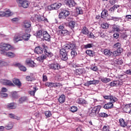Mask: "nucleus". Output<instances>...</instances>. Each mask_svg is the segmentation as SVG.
Returning a JSON list of instances; mask_svg holds the SVG:
<instances>
[{
  "mask_svg": "<svg viewBox=\"0 0 131 131\" xmlns=\"http://www.w3.org/2000/svg\"><path fill=\"white\" fill-rule=\"evenodd\" d=\"M120 125L122 127H125L127 125V123L124 121L123 119H120L119 120Z\"/></svg>",
  "mask_w": 131,
  "mask_h": 131,
  "instance_id": "bb28decb",
  "label": "nucleus"
},
{
  "mask_svg": "<svg viewBox=\"0 0 131 131\" xmlns=\"http://www.w3.org/2000/svg\"><path fill=\"white\" fill-rule=\"evenodd\" d=\"M7 108H9V109H15L16 106H15V103L12 102L8 103L7 105Z\"/></svg>",
  "mask_w": 131,
  "mask_h": 131,
  "instance_id": "4c0bfd02",
  "label": "nucleus"
},
{
  "mask_svg": "<svg viewBox=\"0 0 131 131\" xmlns=\"http://www.w3.org/2000/svg\"><path fill=\"white\" fill-rule=\"evenodd\" d=\"M45 85L48 86L49 88H60L62 86V84L60 83H54V82H47L46 83Z\"/></svg>",
  "mask_w": 131,
  "mask_h": 131,
  "instance_id": "0eeeda50",
  "label": "nucleus"
},
{
  "mask_svg": "<svg viewBox=\"0 0 131 131\" xmlns=\"http://www.w3.org/2000/svg\"><path fill=\"white\" fill-rule=\"evenodd\" d=\"M100 110H101V106H95L92 110L90 114V116H96L100 112Z\"/></svg>",
  "mask_w": 131,
  "mask_h": 131,
  "instance_id": "423d86ee",
  "label": "nucleus"
},
{
  "mask_svg": "<svg viewBox=\"0 0 131 131\" xmlns=\"http://www.w3.org/2000/svg\"><path fill=\"white\" fill-rule=\"evenodd\" d=\"M117 83H116V81H115L110 83V85H111V86H115L117 85Z\"/></svg>",
  "mask_w": 131,
  "mask_h": 131,
  "instance_id": "052dcab7",
  "label": "nucleus"
},
{
  "mask_svg": "<svg viewBox=\"0 0 131 131\" xmlns=\"http://www.w3.org/2000/svg\"><path fill=\"white\" fill-rule=\"evenodd\" d=\"M98 116L99 117H102L103 118H107V117H108L109 115L105 113H100L98 114Z\"/></svg>",
  "mask_w": 131,
  "mask_h": 131,
  "instance_id": "e433bc0d",
  "label": "nucleus"
},
{
  "mask_svg": "<svg viewBox=\"0 0 131 131\" xmlns=\"http://www.w3.org/2000/svg\"><path fill=\"white\" fill-rule=\"evenodd\" d=\"M101 27L103 29H107L109 28V24H108L107 23H104L101 25Z\"/></svg>",
  "mask_w": 131,
  "mask_h": 131,
  "instance_id": "603ef678",
  "label": "nucleus"
},
{
  "mask_svg": "<svg viewBox=\"0 0 131 131\" xmlns=\"http://www.w3.org/2000/svg\"><path fill=\"white\" fill-rule=\"evenodd\" d=\"M68 53V52H67L66 51L64 50L61 49L60 50V56L63 61H66L68 60V55L67 54Z\"/></svg>",
  "mask_w": 131,
  "mask_h": 131,
  "instance_id": "6e6552de",
  "label": "nucleus"
},
{
  "mask_svg": "<svg viewBox=\"0 0 131 131\" xmlns=\"http://www.w3.org/2000/svg\"><path fill=\"white\" fill-rule=\"evenodd\" d=\"M114 105H113V103L112 102H108L107 104H105L104 106H103V108L104 109H111L112 108H113Z\"/></svg>",
  "mask_w": 131,
  "mask_h": 131,
  "instance_id": "b1692460",
  "label": "nucleus"
},
{
  "mask_svg": "<svg viewBox=\"0 0 131 131\" xmlns=\"http://www.w3.org/2000/svg\"><path fill=\"white\" fill-rule=\"evenodd\" d=\"M77 13L79 15H81V14H82V10H81V8L77 9Z\"/></svg>",
  "mask_w": 131,
  "mask_h": 131,
  "instance_id": "680f3d73",
  "label": "nucleus"
},
{
  "mask_svg": "<svg viewBox=\"0 0 131 131\" xmlns=\"http://www.w3.org/2000/svg\"><path fill=\"white\" fill-rule=\"evenodd\" d=\"M69 45L70 46V49H71V51L77 50V47L76 46V43H75V42H72Z\"/></svg>",
  "mask_w": 131,
  "mask_h": 131,
  "instance_id": "c85d7f7f",
  "label": "nucleus"
},
{
  "mask_svg": "<svg viewBox=\"0 0 131 131\" xmlns=\"http://www.w3.org/2000/svg\"><path fill=\"white\" fill-rule=\"evenodd\" d=\"M12 16V12L9 9L5 12L3 11V17H10Z\"/></svg>",
  "mask_w": 131,
  "mask_h": 131,
  "instance_id": "cd10ccee",
  "label": "nucleus"
},
{
  "mask_svg": "<svg viewBox=\"0 0 131 131\" xmlns=\"http://www.w3.org/2000/svg\"><path fill=\"white\" fill-rule=\"evenodd\" d=\"M91 84H93V81H88L87 82L85 83L84 85L89 86V85H91Z\"/></svg>",
  "mask_w": 131,
  "mask_h": 131,
  "instance_id": "e2e57ef3",
  "label": "nucleus"
},
{
  "mask_svg": "<svg viewBox=\"0 0 131 131\" xmlns=\"http://www.w3.org/2000/svg\"><path fill=\"white\" fill-rule=\"evenodd\" d=\"M69 26L70 28H71L72 30L74 29V27H75V21H70L69 23Z\"/></svg>",
  "mask_w": 131,
  "mask_h": 131,
  "instance_id": "79ce46f5",
  "label": "nucleus"
},
{
  "mask_svg": "<svg viewBox=\"0 0 131 131\" xmlns=\"http://www.w3.org/2000/svg\"><path fill=\"white\" fill-rule=\"evenodd\" d=\"M29 29H26L25 32L22 33L20 32V35L21 36V38L23 40H25V41H27L29 40V38H30V34H28L27 31H28Z\"/></svg>",
  "mask_w": 131,
  "mask_h": 131,
  "instance_id": "39448f33",
  "label": "nucleus"
},
{
  "mask_svg": "<svg viewBox=\"0 0 131 131\" xmlns=\"http://www.w3.org/2000/svg\"><path fill=\"white\" fill-rule=\"evenodd\" d=\"M103 53L105 56H107V57H110V56H112V55H113V52L110 51V50L108 49H105Z\"/></svg>",
  "mask_w": 131,
  "mask_h": 131,
  "instance_id": "a878e982",
  "label": "nucleus"
},
{
  "mask_svg": "<svg viewBox=\"0 0 131 131\" xmlns=\"http://www.w3.org/2000/svg\"><path fill=\"white\" fill-rule=\"evenodd\" d=\"M86 54L89 56V57H94L95 56H96V53L95 52V51H93V50H88L86 51Z\"/></svg>",
  "mask_w": 131,
  "mask_h": 131,
  "instance_id": "4be33fe9",
  "label": "nucleus"
},
{
  "mask_svg": "<svg viewBox=\"0 0 131 131\" xmlns=\"http://www.w3.org/2000/svg\"><path fill=\"white\" fill-rule=\"evenodd\" d=\"M34 53H37L38 55H39V54H42V53H43L42 48L39 46L36 47L34 50Z\"/></svg>",
  "mask_w": 131,
  "mask_h": 131,
  "instance_id": "aec40b11",
  "label": "nucleus"
},
{
  "mask_svg": "<svg viewBox=\"0 0 131 131\" xmlns=\"http://www.w3.org/2000/svg\"><path fill=\"white\" fill-rule=\"evenodd\" d=\"M57 33L58 35H67L69 34V32L64 29L63 30L58 31Z\"/></svg>",
  "mask_w": 131,
  "mask_h": 131,
  "instance_id": "a211bd4d",
  "label": "nucleus"
},
{
  "mask_svg": "<svg viewBox=\"0 0 131 131\" xmlns=\"http://www.w3.org/2000/svg\"><path fill=\"white\" fill-rule=\"evenodd\" d=\"M103 131H110L109 130V126H104L103 128Z\"/></svg>",
  "mask_w": 131,
  "mask_h": 131,
  "instance_id": "69168bd1",
  "label": "nucleus"
},
{
  "mask_svg": "<svg viewBox=\"0 0 131 131\" xmlns=\"http://www.w3.org/2000/svg\"><path fill=\"white\" fill-rule=\"evenodd\" d=\"M61 50H64V51H66L67 53L69 52V50H70V45L69 44H66L64 46L63 48L61 49Z\"/></svg>",
  "mask_w": 131,
  "mask_h": 131,
  "instance_id": "58836bf2",
  "label": "nucleus"
},
{
  "mask_svg": "<svg viewBox=\"0 0 131 131\" xmlns=\"http://www.w3.org/2000/svg\"><path fill=\"white\" fill-rule=\"evenodd\" d=\"M29 5H30V3L27 1H24L22 4H20V6L24 9H27L28 7H29Z\"/></svg>",
  "mask_w": 131,
  "mask_h": 131,
  "instance_id": "412c9836",
  "label": "nucleus"
},
{
  "mask_svg": "<svg viewBox=\"0 0 131 131\" xmlns=\"http://www.w3.org/2000/svg\"><path fill=\"white\" fill-rule=\"evenodd\" d=\"M130 108L129 106H128V105L127 104H126L125 105V107H124L123 108V111H124V112H125V113H129V111H130Z\"/></svg>",
  "mask_w": 131,
  "mask_h": 131,
  "instance_id": "c03bdc74",
  "label": "nucleus"
},
{
  "mask_svg": "<svg viewBox=\"0 0 131 131\" xmlns=\"http://www.w3.org/2000/svg\"><path fill=\"white\" fill-rule=\"evenodd\" d=\"M37 19L39 22H42L43 21H48V19L45 17L43 16H38L37 17Z\"/></svg>",
  "mask_w": 131,
  "mask_h": 131,
  "instance_id": "473e14b6",
  "label": "nucleus"
},
{
  "mask_svg": "<svg viewBox=\"0 0 131 131\" xmlns=\"http://www.w3.org/2000/svg\"><path fill=\"white\" fill-rule=\"evenodd\" d=\"M10 118H12L13 119H16L17 120H20V118L16 116V115L13 114H9Z\"/></svg>",
  "mask_w": 131,
  "mask_h": 131,
  "instance_id": "37998d69",
  "label": "nucleus"
},
{
  "mask_svg": "<svg viewBox=\"0 0 131 131\" xmlns=\"http://www.w3.org/2000/svg\"><path fill=\"white\" fill-rule=\"evenodd\" d=\"M114 64L115 66H117L118 65V59L114 58L113 59Z\"/></svg>",
  "mask_w": 131,
  "mask_h": 131,
  "instance_id": "bf43d9fd",
  "label": "nucleus"
},
{
  "mask_svg": "<svg viewBox=\"0 0 131 131\" xmlns=\"http://www.w3.org/2000/svg\"><path fill=\"white\" fill-rule=\"evenodd\" d=\"M12 81L13 83L15 85H16V86H18V88H21V85H22V84L21 83V81H20V80L19 79L14 78L12 80Z\"/></svg>",
  "mask_w": 131,
  "mask_h": 131,
  "instance_id": "2eb2a0df",
  "label": "nucleus"
},
{
  "mask_svg": "<svg viewBox=\"0 0 131 131\" xmlns=\"http://www.w3.org/2000/svg\"><path fill=\"white\" fill-rule=\"evenodd\" d=\"M113 37L114 38H115L116 39H117L118 37H119V34L118 33H115L113 34Z\"/></svg>",
  "mask_w": 131,
  "mask_h": 131,
  "instance_id": "774afa93",
  "label": "nucleus"
},
{
  "mask_svg": "<svg viewBox=\"0 0 131 131\" xmlns=\"http://www.w3.org/2000/svg\"><path fill=\"white\" fill-rule=\"evenodd\" d=\"M76 103L79 105H86V104H88V101L84 100V99L79 98L77 99Z\"/></svg>",
  "mask_w": 131,
  "mask_h": 131,
  "instance_id": "4468645a",
  "label": "nucleus"
},
{
  "mask_svg": "<svg viewBox=\"0 0 131 131\" xmlns=\"http://www.w3.org/2000/svg\"><path fill=\"white\" fill-rule=\"evenodd\" d=\"M3 55H5V56H7V57H9V58H14V56H15V53L13 52H6L5 54H3Z\"/></svg>",
  "mask_w": 131,
  "mask_h": 131,
  "instance_id": "2f4dec72",
  "label": "nucleus"
},
{
  "mask_svg": "<svg viewBox=\"0 0 131 131\" xmlns=\"http://www.w3.org/2000/svg\"><path fill=\"white\" fill-rule=\"evenodd\" d=\"M47 50L48 47L46 45H44V53L45 55L42 54L41 56L38 57L37 58V61L43 62V60L47 59V57H49V58H51L52 57V53L48 52Z\"/></svg>",
  "mask_w": 131,
  "mask_h": 131,
  "instance_id": "f257e3e1",
  "label": "nucleus"
},
{
  "mask_svg": "<svg viewBox=\"0 0 131 131\" xmlns=\"http://www.w3.org/2000/svg\"><path fill=\"white\" fill-rule=\"evenodd\" d=\"M118 99L115 96H113V95H110V100L111 102V103H115V102H117Z\"/></svg>",
  "mask_w": 131,
  "mask_h": 131,
  "instance_id": "f704fd0d",
  "label": "nucleus"
},
{
  "mask_svg": "<svg viewBox=\"0 0 131 131\" xmlns=\"http://www.w3.org/2000/svg\"><path fill=\"white\" fill-rule=\"evenodd\" d=\"M70 111L74 113V112H76L77 111V107L75 106H73L71 107Z\"/></svg>",
  "mask_w": 131,
  "mask_h": 131,
  "instance_id": "864d4df0",
  "label": "nucleus"
},
{
  "mask_svg": "<svg viewBox=\"0 0 131 131\" xmlns=\"http://www.w3.org/2000/svg\"><path fill=\"white\" fill-rule=\"evenodd\" d=\"M83 69H78L76 70V74H78V75H80L81 74H82L83 73Z\"/></svg>",
  "mask_w": 131,
  "mask_h": 131,
  "instance_id": "a18cd8bd",
  "label": "nucleus"
},
{
  "mask_svg": "<svg viewBox=\"0 0 131 131\" xmlns=\"http://www.w3.org/2000/svg\"><path fill=\"white\" fill-rule=\"evenodd\" d=\"M76 51H77V50H74L71 51V55L72 58H74L75 57H76L77 56V52H76Z\"/></svg>",
  "mask_w": 131,
  "mask_h": 131,
  "instance_id": "a19ab883",
  "label": "nucleus"
},
{
  "mask_svg": "<svg viewBox=\"0 0 131 131\" xmlns=\"http://www.w3.org/2000/svg\"><path fill=\"white\" fill-rule=\"evenodd\" d=\"M114 49H120L121 48V44L120 42H117L113 46Z\"/></svg>",
  "mask_w": 131,
  "mask_h": 131,
  "instance_id": "49530a36",
  "label": "nucleus"
},
{
  "mask_svg": "<svg viewBox=\"0 0 131 131\" xmlns=\"http://www.w3.org/2000/svg\"><path fill=\"white\" fill-rule=\"evenodd\" d=\"M69 15H70L69 11L65 9H62L60 13L59 14L58 17L59 19H66V17H68Z\"/></svg>",
  "mask_w": 131,
  "mask_h": 131,
  "instance_id": "7ed1b4c3",
  "label": "nucleus"
},
{
  "mask_svg": "<svg viewBox=\"0 0 131 131\" xmlns=\"http://www.w3.org/2000/svg\"><path fill=\"white\" fill-rule=\"evenodd\" d=\"M66 6L69 7V8H73L76 6V3L74 0H68L66 2Z\"/></svg>",
  "mask_w": 131,
  "mask_h": 131,
  "instance_id": "9d476101",
  "label": "nucleus"
},
{
  "mask_svg": "<svg viewBox=\"0 0 131 131\" xmlns=\"http://www.w3.org/2000/svg\"><path fill=\"white\" fill-rule=\"evenodd\" d=\"M3 84L5 85H9V86H15L13 82L9 80H3Z\"/></svg>",
  "mask_w": 131,
  "mask_h": 131,
  "instance_id": "f3484780",
  "label": "nucleus"
},
{
  "mask_svg": "<svg viewBox=\"0 0 131 131\" xmlns=\"http://www.w3.org/2000/svg\"><path fill=\"white\" fill-rule=\"evenodd\" d=\"M8 94L0 92V98H7Z\"/></svg>",
  "mask_w": 131,
  "mask_h": 131,
  "instance_id": "6e6d98bb",
  "label": "nucleus"
},
{
  "mask_svg": "<svg viewBox=\"0 0 131 131\" xmlns=\"http://www.w3.org/2000/svg\"><path fill=\"white\" fill-rule=\"evenodd\" d=\"M20 40H23L22 36H21L20 33L17 35L14 36V41L15 42H18V41H20Z\"/></svg>",
  "mask_w": 131,
  "mask_h": 131,
  "instance_id": "5701e85b",
  "label": "nucleus"
},
{
  "mask_svg": "<svg viewBox=\"0 0 131 131\" xmlns=\"http://www.w3.org/2000/svg\"><path fill=\"white\" fill-rule=\"evenodd\" d=\"M23 24L25 28H29L31 26V23H30L29 20L24 21Z\"/></svg>",
  "mask_w": 131,
  "mask_h": 131,
  "instance_id": "393cba45",
  "label": "nucleus"
},
{
  "mask_svg": "<svg viewBox=\"0 0 131 131\" xmlns=\"http://www.w3.org/2000/svg\"><path fill=\"white\" fill-rule=\"evenodd\" d=\"M118 2V0H110L109 1V3L111 4V5H115V4H116V3H117Z\"/></svg>",
  "mask_w": 131,
  "mask_h": 131,
  "instance_id": "13d9d810",
  "label": "nucleus"
},
{
  "mask_svg": "<svg viewBox=\"0 0 131 131\" xmlns=\"http://www.w3.org/2000/svg\"><path fill=\"white\" fill-rule=\"evenodd\" d=\"M113 29L114 30V31L119 32V31H120V27L117 25H113Z\"/></svg>",
  "mask_w": 131,
  "mask_h": 131,
  "instance_id": "72a5a7b5",
  "label": "nucleus"
},
{
  "mask_svg": "<svg viewBox=\"0 0 131 131\" xmlns=\"http://www.w3.org/2000/svg\"><path fill=\"white\" fill-rule=\"evenodd\" d=\"M15 67H18L21 71L25 72L27 70L26 67L22 65L20 63H16L14 64Z\"/></svg>",
  "mask_w": 131,
  "mask_h": 131,
  "instance_id": "f8f14e48",
  "label": "nucleus"
},
{
  "mask_svg": "<svg viewBox=\"0 0 131 131\" xmlns=\"http://www.w3.org/2000/svg\"><path fill=\"white\" fill-rule=\"evenodd\" d=\"M45 115L46 117H51V116H52V113L51 111H46L45 113Z\"/></svg>",
  "mask_w": 131,
  "mask_h": 131,
  "instance_id": "5fc2aeb1",
  "label": "nucleus"
},
{
  "mask_svg": "<svg viewBox=\"0 0 131 131\" xmlns=\"http://www.w3.org/2000/svg\"><path fill=\"white\" fill-rule=\"evenodd\" d=\"M0 53L3 55L7 53L6 51H10V49H12V46L10 44L2 42L0 44Z\"/></svg>",
  "mask_w": 131,
  "mask_h": 131,
  "instance_id": "f03ea898",
  "label": "nucleus"
},
{
  "mask_svg": "<svg viewBox=\"0 0 131 131\" xmlns=\"http://www.w3.org/2000/svg\"><path fill=\"white\" fill-rule=\"evenodd\" d=\"M122 52H123V49L122 48H119L113 53V55H114L115 56H119V55H120Z\"/></svg>",
  "mask_w": 131,
  "mask_h": 131,
  "instance_id": "dca6fc26",
  "label": "nucleus"
},
{
  "mask_svg": "<svg viewBox=\"0 0 131 131\" xmlns=\"http://www.w3.org/2000/svg\"><path fill=\"white\" fill-rule=\"evenodd\" d=\"M12 94V97L13 98V99H18L19 97H18V94H17L16 92H13L11 93Z\"/></svg>",
  "mask_w": 131,
  "mask_h": 131,
  "instance_id": "09e8293b",
  "label": "nucleus"
},
{
  "mask_svg": "<svg viewBox=\"0 0 131 131\" xmlns=\"http://www.w3.org/2000/svg\"><path fill=\"white\" fill-rule=\"evenodd\" d=\"M61 6L62 4L60 3H56L52 4L51 6H49L48 7V9L49 10V11H52L53 10H58L61 8Z\"/></svg>",
  "mask_w": 131,
  "mask_h": 131,
  "instance_id": "20e7f679",
  "label": "nucleus"
},
{
  "mask_svg": "<svg viewBox=\"0 0 131 131\" xmlns=\"http://www.w3.org/2000/svg\"><path fill=\"white\" fill-rule=\"evenodd\" d=\"M100 80L102 82H103V83H108V82H110V81H111V79L110 78L104 77L101 78Z\"/></svg>",
  "mask_w": 131,
  "mask_h": 131,
  "instance_id": "c756f323",
  "label": "nucleus"
},
{
  "mask_svg": "<svg viewBox=\"0 0 131 131\" xmlns=\"http://www.w3.org/2000/svg\"><path fill=\"white\" fill-rule=\"evenodd\" d=\"M111 20H113V21H119V17L112 16L111 18Z\"/></svg>",
  "mask_w": 131,
  "mask_h": 131,
  "instance_id": "0e129e2a",
  "label": "nucleus"
},
{
  "mask_svg": "<svg viewBox=\"0 0 131 131\" xmlns=\"http://www.w3.org/2000/svg\"><path fill=\"white\" fill-rule=\"evenodd\" d=\"M34 90L33 91H29V94L30 95H31V96H34L35 94V92H36L37 90L36 88H33Z\"/></svg>",
  "mask_w": 131,
  "mask_h": 131,
  "instance_id": "4d7b16f0",
  "label": "nucleus"
},
{
  "mask_svg": "<svg viewBox=\"0 0 131 131\" xmlns=\"http://www.w3.org/2000/svg\"><path fill=\"white\" fill-rule=\"evenodd\" d=\"M43 38L45 40H47V41H50L51 40V35L49 34V33L47 31H45L42 33Z\"/></svg>",
  "mask_w": 131,
  "mask_h": 131,
  "instance_id": "9b49d317",
  "label": "nucleus"
},
{
  "mask_svg": "<svg viewBox=\"0 0 131 131\" xmlns=\"http://www.w3.org/2000/svg\"><path fill=\"white\" fill-rule=\"evenodd\" d=\"M26 62L27 63V65H28V66H30V67H32V68H34V67H37V64L34 63V61L32 60H27L26 61Z\"/></svg>",
  "mask_w": 131,
  "mask_h": 131,
  "instance_id": "ddd939ff",
  "label": "nucleus"
},
{
  "mask_svg": "<svg viewBox=\"0 0 131 131\" xmlns=\"http://www.w3.org/2000/svg\"><path fill=\"white\" fill-rule=\"evenodd\" d=\"M94 47V44L93 43H88L87 45H84V49H90Z\"/></svg>",
  "mask_w": 131,
  "mask_h": 131,
  "instance_id": "8fccbe9b",
  "label": "nucleus"
},
{
  "mask_svg": "<svg viewBox=\"0 0 131 131\" xmlns=\"http://www.w3.org/2000/svg\"><path fill=\"white\" fill-rule=\"evenodd\" d=\"M66 100V97L64 94L60 95L58 98V102L60 104H63V103H64Z\"/></svg>",
  "mask_w": 131,
  "mask_h": 131,
  "instance_id": "6ab92c4d",
  "label": "nucleus"
},
{
  "mask_svg": "<svg viewBox=\"0 0 131 131\" xmlns=\"http://www.w3.org/2000/svg\"><path fill=\"white\" fill-rule=\"evenodd\" d=\"M42 31L41 30H39L38 32L36 33V36L37 37H38L39 38L41 37L42 36Z\"/></svg>",
  "mask_w": 131,
  "mask_h": 131,
  "instance_id": "3c124183",
  "label": "nucleus"
},
{
  "mask_svg": "<svg viewBox=\"0 0 131 131\" xmlns=\"http://www.w3.org/2000/svg\"><path fill=\"white\" fill-rule=\"evenodd\" d=\"M27 97L24 96V97H20L19 99L18 102H19V104H22L23 103H24V102H25V101H27Z\"/></svg>",
  "mask_w": 131,
  "mask_h": 131,
  "instance_id": "c9c22d12",
  "label": "nucleus"
},
{
  "mask_svg": "<svg viewBox=\"0 0 131 131\" xmlns=\"http://www.w3.org/2000/svg\"><path fill=\"white\" fill-rule=\"evenodd\" d=\"M13 126H14V125H13V123H9L8 125L5 126L6 129H12L13 128Z\"/></svg>",
  "mask_w": 131,
  "mask_h": 131,
  "instance_id": "de8ad7c7",
  "label": "nucleus"
},
{
  "mask_svg": "<svg viewBox=\"0 0 131 131\" xmlns=\"http://www.w3.org/2000/svg\"><path fill=\"white\" fill-rule=\"evenodd\" d=\"M81 33L85 35L89 34V30L86 27H84L81 30Z\"/></svg>",
  "mask_w": 131,
  "mask_h": 131,
  "instance_id": "ea45409f",
  "label": "nucleus"
},
{
  "mask_svg": "<svg viewBox=\"0 0 131 131\" xmlns=\"http://www.w3.org/2000/svg\"><path fill=\"white\" fill-rule=\"evenodd\" d=\"M108 11L106 10H103L101 13V18L104 19L105 17L108 16Z\"/></svg>",
  "mask_w": 131,
  "mask_h": 131,
  "instance_id": "7c9ffc66",
  "label": "nucleus"
},
{
  "mask_svg": "<svg viewBox=\"0 0 131 131\" xmlns=\"http://www.w3.org/2000/svg\"><path fill=\"white\" fill-rule=\"evenodd\" d=\"M124 72L126 74H127L128 75H131V69L127 70Z\"/></svg>",
  "mask_w": 131,
  "mask_h": 131,
  "instance_id": "338daca9",
  "label": "nucleus"
},
{
  "mask_svg": "<svg viewBox=\"0 0 131 131\" xmlns=\"http://www.w3.org/2000/svg\"><path fill=\"white\" fill-rule=\"evenodd\" d=\"M50 69L53 70H60L61 69V66L59 63H52L49 66Z\"/></svg>",
  "mask_w": 131,
  "mask_h": 131,
  "instance_id": "1a4fd4ad",
  "label": "nucleus"
}]
</instances>
